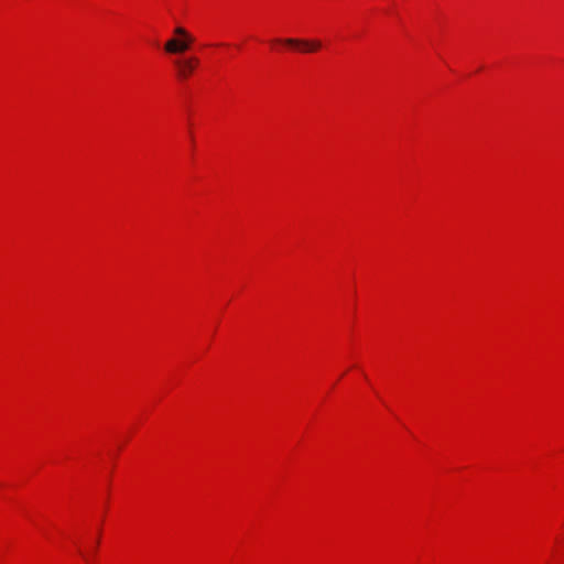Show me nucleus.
<instances>
[{
	"instance_id": "nucleus-1",
	"label": "nucleus",
	"mask_w": 564,
	"mask_h": 564,
	"mask_svg": "<svg viewBox=\"0 0 564 564\" xmlns=\"http://www.w3.org/2000/svg\"><path fill=\"white\" fill-rule=\"evenodd\" d=\"M174 34L180 39L173 37L165 42L164 50L170 54H178L187 51L192 43L194 42V37L182 26H177L174 30Z\"/></svg>"
},
{
	"instance_id": "nucleus-2",
	"label": "nucleus",
	"mask_w": 564,
	"mask_h": 564,
	"mask_svg": "<svg viewBox=\"0 0 564 564\" xmlns=\"http://www.w3.org/2000/svg\"><path fill=\"white\" fill-rule=\"evenodd\" d=\"M272 43L283 44L286 46L299 48L302 53H313L322 47V42L317 39L306 40L296 37L274 39Z\"/></svg>"
},
{
	"instance_id": "nucleus-3",
	"label": "nucleus",
	"mask_w": 564,
	"mask_h": 564,
	"mask_svg": "<svg viewBox=\"0 0 564 564\" xmlns=\"http://www.w3.org/2000/svg\"><path fill=\"white\" fill-rule=\"evenodd\" d=\"M174 64L177 67L178 77L186 79L193 74L195 67L198 65V59L191 56L184 59H176Z\"/></svg>"
}]
</instances>
